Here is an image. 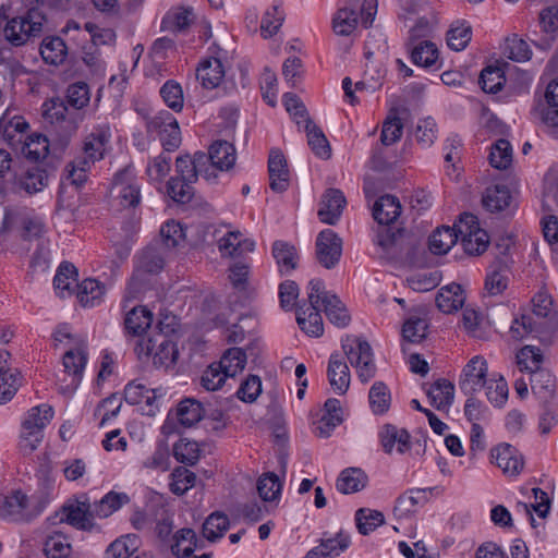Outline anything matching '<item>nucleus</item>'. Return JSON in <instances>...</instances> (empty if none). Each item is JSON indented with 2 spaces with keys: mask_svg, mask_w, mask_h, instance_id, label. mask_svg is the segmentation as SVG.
Returning <instances> with one entry per match:
<instances>
[{
  "mask_svg": "<svg viewBox=\"0 0 558 558\" xmlns=\"http://www.w3.org/2000/svg\"><path fill=\"white\" fill-rule=\"evenodd\" d=\"M347 204L343 193L338 189H328L319 203L318 217L324 223L336 225Z\"/></svg>",
  "mask_w": 558,
  "mask_h": 558,
  "instance_id": "obj_16",
  "label": "nucleus"
},
{
  "mask_svg": "<svg viewBox=\"0 0 558 558\" xmlns=\"http://www.w3.org/2000/svg\"><path fill=\"white\" fill-rule=\"evenodd\" d=\"M506 82L502 70L499 66L488 65L482 70L478 84L485 93L496 94Z\"/></svg>",
  "mask_w": 558,
  "mask_h": 558,
  "instance_id": "obj_49",
  "label": "nucleus"
},
{
  "mask_svg": "<svg viewBox=\"0 0 558 558\" xmlns=\"http://www.w3.org/2000/svg\"><path fill=\"white\" fill-rule=\"evenodd\" d=\"M109 140L108 125H99L85 136L82 145L83 155L66 166L68 179L73 185L81 186L87 181V172L92 165L104 158Z\"/></svg>",
  "mask_w": 558,
  "mask_h": 558,
  "instance_id": "obj_1",
  "label": "nucleus"
},
{
  "mask_svg": "<svg viewBox=\"0 0 558 558\" xmlns=\"http://www.w3.org/2000/svg\"><path fill=\"white\" fill-rule=\"evenodd\" d=\"M326 413L316 423L315 434L318 437L327 438L331 432L342 422L340 401L330 398L325 402Z\"/></svg>",
  "mask_w": 558,
  "mask_h": 558,
  "instance_id": "obj_24",
  "label": "nucleus"
},
{
  "mask_svg": "<svg viewBox=\"0 0 558 558\" xmlns=\"http://www.w3.org/2000/svg\"><path fill=\"white\" fill-rule=\"evenodd\" d=\"M457 230L461 236V244L469 255H480L484 253L489 243V236L486 231L478 227L477 218L464 213L456 223Z\"/></svg>",
  "mask_w": 558,
  "mask_h": 558,
  "instance_id": "obj_7",
  "label": "nucleus"
},
{
  "mask_svg": "<svg viewBox=\"0 0 558 558\" xmlns=\"http://www.w3.org/2000/svg\"><path fill=\"white\" fill-rule=\"evenodd\" d=\"M402 234V229L392 230L389 226H383L377 233V245L381 247L383 252L391 257L398 255L399 240Z\"/></svg>",
  "mask_w": 558,
  "mask_h": 558,
  "instance_id": "obj_58",
  "label": "nucleus"
},
{
  "mask_svg": "<svg viewBox=\"0 0 558 558\" xmlns=\"http://www.w3.org/2000/svg\"><path fill=\"white\" fill-rule=\"evenodd\" d=\"M209 159L213 167L219 170H229L235 163V148L227 141H215L209 147Z\"/></svg>",
  "mask_w": 558,
  "mask_h": 558,
  "instance_id": "obj_26",
  "label": "nucleus"
},
{
  "mask_svg": "<svg viewBox=\"0 0 558 558\" xmlns=\"http://www.w3.org/2000/svg\"><path fill=\"white\" fill-rule=\"evenodd\" d=\"M369 405L374 414L386 413L391 403V393L384 381H375L368 392Z\"/></svg>",
  "mask_w": 558,
  "mask_h": 558,
  "instance_id": "obj_44",
  "label": "nucleus"
},
{
  "mask_svg": "<svg viewBox=\"0 0 558 558\" xmlns=\"http://www.w3.org/2000/svg\"><path fill=\"white\" fill-rule=\"evenodd\" d=\"M171 477L170 490L178 496L185 494L196 482V474L184 466L175 468Z\"/></svg>",
  "mask_w": 558,
  "mask_h": 558,
  "instance_id": "obj_57",
  "label": "nucleus"
},
{
  "mask_svg": "<svg viewBox=\"0 0 558 558\" xmlns=\"http://www.w3.org/2000/svg\"><path fill=\"white\" fill-rule=\"evenodd\" d=\"M204 415L205 410L202 403L193 398L182 400L177 407L178 421L185 427L195 425Z\"/></svg>",
  "mask_w": 558,
  "mask_h": 558,
  "instance_id": "obj_37",
  "label": "nucleus"
},
{
  "mask_svg": "<svg viewBox=\"0 0 558 558\" xmlns=\"http://www.w3.org/2000/svg\"><path fill=\"white\" fill-rule=\"evenodd\" d=\"M77 270L75 266L69 262L60 264L57 274L53 278V286L60 294L63 295L64 291H70L71 286L77 281Z\"/></svg>",
  "mask_w": 558,
  "mask_h": 558,
  "instance_id": "obj_62",
  "label": "nucleus"
},
{
  "mask_svg": "<svg viewBox=\"0 0 558 558\" xmlns=\"http://www.w3.org/2000/svg\"><path fill=\"white\" fill-rule=\"evenodd\" d=\"M380 442L384 451L392 453L395 447L397 452L403 454L411 449V436L404 428H398L395 425L386 424L379 433Z\"/></svg>",
  "mask_w": 558,
  "mask_h": 558,
  "instance_id": "obj_19",
  "label": "nucleus"
},
{
  "mask_svg": "<svg viewBox=\"0 0 558 558\" xmlns=\"http://www.w3.org/2000/svg\"><path fill=\"white\" fill-rule=\"evenodd\" d=\"M465 296L460 284L451 283L442 287L436 295V305L445 314H450L464 304Z\"/></svg>",
  "mask_w": 558,
  "mask_h": 558,
  "instance_id": "obj_25",
  "label": "nucleus"
},
{
  "mask_svg": "<svg viewBox=\"0 0 558 558\" xmlns=\"http://www.w3.org/2000/svg\"><path fill=\"white\" fill-rule=\"evenodd\" d=\"M357 26V13L352 5L340 8L333 17L332 28L337 35L349 36Z\"/></svg>",
  "mask_w": 558,
  "mask_h": 558,
  "instance_id": "obj_46",
  "label": "nucleus"
},
{
  "mask_svg": "<svg viewBox=\"0 0 558 558\" xmlns=\"http://www.w3.org/2000/svg\"><path fill=\"white\" fill-rule=\"evenodd\" d=\"M160 96L165 104L175 112H180L183 108V90L175 81H167L160 88Z\"/></svg>",
  "mask_w": 558,
  "mask_h": 558,
  "instance_id": "obj_60",
  "label": "nucleus"
},
{
  "mask_svg": "<svg viewBox=\"0 0 558 558\" xmlns=\"http://www.w3.org/2000/svg\"><path fill=\"white\" fill-rule=\"evenodd\" d=\"M493 462L509 475H517L523 468V458L509 444H500L490 451Z\"/></svg>",
  "mask_w": 558,
  "mask_h": 558,
  "instance_id": "obj_17",
  "label": "nucleus"
},
{
  "mask_svg": "<svg viewBox=\"0 0 558 558\" xmlns=\"http://www.w3.org/2000/svg\"><path fill=\"white\" fill-rule=\"evenodd\" d=\"M342 349L350 364L356 368L362 383L369 381L376 374V365L371 344L357 337L342 340Z\"/></svg>",
  "mask_w": 558,
  "mask_h": 558,
  "instance_id": "obj_6",
  "label": "nucleus"
},
{
  "mask_svg": "<svg viewBox=\"0 0 558 558\" xmlns=\"http://www.w3.org/2000/svg\"><path fill=\"white\" fill-rule=\"evenodd\" d=\"M93 506L86 500L66 504L62 507L60 522H65L77 530L90 531L94 527Z\"/></svg>",
  "mask_w": 558,
  "mask_h": 558,
  "instance_id": "obj_14",
  "label": "nucleus"
},
{
  "mask_svg": "<svg viewBox=\"0 0 558 558\" xmlns=\"http://www.w3.org/2000/svg\"><path fill=\"white\" fill-rule=\"evenodd\" d=\"M271 254L281 275H287L296 268L299 254L293 244L281 240L275 241Z\"/></svg>",
  "mask_w": 558,
  "mask_h": 558,
  "instance_id": "obj_22",
  "label": "nucleus"
},
{
  "mask_svg": "<svg viewBox=\"0 0 558 558\" xmlns=\"http://www.w3.org/2000/svg\"><path fill=\"white\" fill-rule=\"evenodd\" d=\"M229 527V519L222 512L211 513L203 524V535L209 542H216L223 536Z\"/></svg>",
  "mask_w": 558,
  "mask_h": 558,
  "instance_id": "obj_48",
  "label": "nucleus"
},
{
  "mask_svg": "<svg viewBox=\"0 0 558 558\" xmlns=\"http://www.w3.org/2000/svg\"><path fill=\"white\" fill-rule=\"evenodd\" d=\"M45 21V15L40 11L31 9L25 14L13 16L5 23L3 28L4 38L12 46H23L32 37L41 34Z\"/></svg>",
  "mask_w": 558,
  "mask_h": 558,
  "instance_id": "obj_3",
  "label": "nucleus"
},
{
  "mask_svg": "<svg viewBox=\"0 0 558 558\" xmlns=\"http://www.w3.org/2000/svg\"><path fill=\"white\" fill-rule=\"evenodd\" d=\"M269 187L276 193L288 190L290 173L287 160L279 149H271L268 158Z\"/></svg>",
  "mask_w": 558,
  "mask_h": 558,
  "instance_id": "obj_15",
  "label": "nucleus"
},
{
  "mask_svg": "<svg viewBox=\"0 0 558 558\" xmlns=\"http://www.w3.org/2000/svg\"><path fill=\"white\" fill-rule=\"evenodd\" d=\"M154 390L147 389L142 384L129 383L124 388V400L130 404H141L145 402L151 407L155 401Z\"/></svg>",
  "mask_w": 558,
  "mask_h": 558,
  "instance_id": "obj_63",
  "label": "nucleus"
},
{
  "mask_svg": "<svg viewBox=\"0 0 558 558\" xmlns=\"http://www.w3.org/2000/svg\"><path fill=\"white\" fill-rule=\"evenodd\" d=\"M542 362L543 355L541 350L532 345L522 348L517 354V363L521 372L532 373L539 369L542 368Z\"/></svg>",
  "mask_w": 558,
  "mask_h": 558,
  "instance_id": "obj_59",
  "label": "nucleus"
},
{
  "mask_svg": "<svg viewBox=\"0 0 558 558\" xmlns=\"http://www.w3.org/2000/svg\"><path fill=\"white\" fill-rule=\"evenodd\" d=\"M141 347L147 356H153V363L157 367H169L177 361L175 343L165 335H154L147 339L145 347Z\"/></svg>",
  "mask_w": 558,
  "mask_h": 558,
  "instance_id": "obj_11",
  "label": "nucleus"
},
{
  "mask_svg": "<svg viewBox=\"0 0 558 558\" xmlns=\"http://www.w3.org/2000/svg\"><path fill=\"white\" fill-rule=\"evenodd\" d=\"M437 124L433 118H425L417 122L414 137L423 148L430 147L437 138Z\"/></svg>",
  "mask_w": 558,
  "mask_h": 558,
  "instance_id": "obj_61",
  "label": "nucleus"
},
{
  "mask_svg": "<svg viewBox=\"0 0 558 558\" xmlns=\"http://www.w3.org/2000/svg\"><path fill=\"white\" fill-rule=\"evenodd\" d=\"M401 214L399 199L390 194L380 196L373 206V217L381 226H390Z\"/></svg>",
  "mask_w": 558,
  "mask_h": 558,
  "instance_id": "obj_21",
  "label": "nucleus"
},
{
  "mask_svg": "<svg viewBox=\"0 0 558 558\" xmlns=\"http://www.w3.org/2000/svg\"><path fill=\"white\" fill-rule=\"evenodd\" d=\"M28 498L25 494L17 490L7 496L2 507L1 514L14 521H24L29 519Z\"/></svg>",
  "mask_w": 558,
  "mask_h": 558,
  "instance_id": "obj_28",
  "label": "nucleus"
},
{
  "mask_svg": "<svg viewBox=\"0 0 558 558\" xmlns=\"http://www.w3.org/2000/svg\"><path fill=\"white\" fill-rule=\"evenodd\" d=\"M165 252L159 245H148L136 258L133 276L128 286V293L132 298L142 291L145 276L159 274L165 267Z\"/></svg>",
  "mask_w": 558,
  "mask_h": 558,
  "instance_id": "obj_4",
  "label": "nucleus"
},
{
  "mask_svg": "<svg viewBox=\"0 0 558 558\" xmlns=\"http://www.w3.org/2000/svg\"><path fill=\"white\" fill-rule=\"evenodd\" d=\"M286 14L281 9L280 4H274L270 9H268L260 23L262 35L267 38L276 35L280 29Z\"/></svg>",
  "mask_w": 558,
  "mask_h": 558,
  "instance_id": "obj_53",
  "label": "nucleus"
},
{
  "mask_svg": "<svg viewBox=\"0 0 558 558\" xmlns=\"http://www.w3.org/2000/svg\"><path fill=\"white\" fill-rule=\"evenodd\" d=\"M327 376L332 390L338 395H344L351 381L350 371L347 363L338 353L329 357Z\"/></svg>",
  "mask_w": 558,
  "mask_h": 558,
  "instance_id": "obj_18",
  "label": "nucleus"
},
{
  "mask_svg": "<svg viewBox=\"0 0 558 558\" xmlns=\"http://www.w3.org/2000/svg\"><path fill=\"white\" fill-rule=\"evenodd\" d=\"M199 453L198 444L193 440L182 438L173 446L174 458L186 465H194L199 459Z\"/></svg>",
  "mask_w": 558,
  "mask_h": 558,
  "instance_id": "obj_56",
  "label": "nucleus"
},
{
  "mask_svg": "<svg viewBox=\"0 0 558 558\" xmlns=\"http://www.w3.org/2000/svg\"><path fill=\"white\" fill-rule=\"evenodd\" d=\"M487 362L483 356L472 357L463 368L459 388L465 396H473L487 384Z\"/></svg>",
  "mask_w": 558,
  "mask_h": 558,
  "instance_id": "obj_12",
  "label": "nucleus"
},
{
  "mask_svg": "<svg viewBox=\"0 0 558 558\" xmlns=\"http://www.w3.org/2000/svg\"><path fill=\"white\" fill-rule=\"evenodd\" d=\"M49 153V141L45 135L34 134L23 146V154L31 160L38 161Z\"/></svg>",
  "mask_w": 558,
  "mask_h": 558,
  "instance_id": "obj_64",
  "label": "nucleus"
},
{
  "mask_svg": "<svg viewBox=\"0 0 558 558\" xmlns=\"http://www.w3.org/2000/svg\"><path fill=\"white\" fill-rule=\"evenodd\" d=\"M53 417V409L48 404L33 407L22 423L20 450L31 454L43 440V430Z\"/></svg>",
  "mask_w": 558,
  "mask_h": 558,
  "instance_id": "obj_2",
  "label": "nucleus"
},
{
  "mask_svg": "<svg viewBox=\"0 0 558 558\" xmlns=\"http://www.w3.org/2000/svg\"><path fill=\"white\" fill-rule=\"evenodd\" d=\"M40 54L46 63L60 64L66 56V46L60 37H46L40 45Z\"/></svg>",
  "mask_w": 558,
  "mask_h": 558,
  "instance_id": "obj_42",
  "label": "nucleus"
},
{
  "mask_svg": "<svg viewBox=\"0 0 558 558\" xmlns=\"http://www.w3.org/2000/svg\"><path fill=\"white\" fill-rule=\"evenodd\" d=\"M350 536L342 531L335 537L322 539L318 546L308 550L304 558L336 557L344 551L350 545Z\"/></svg>",
  "mask_w": 558,
  "mask_h": 558,
  "instance_id": "obj_20",
  "label": "nucleus"
},
{
  "mask_svg": "<svg viewBox=\"0 0 558 558\" xmlns=\"http://www.w3.org/2000/svg\"><path fill=\"white\" fill-rule=\"evenodd\" d=\"M315 254L317 262L324 268H335L342 254L341 238L330 229L320 231L316 238Z\"/></svg>",
  "mask_w": 558,
  "mask_h": 558,
  "instance_id": "obj_10",
  "label": "nucleus"
},
{
  "mask_svg": "<svg viewBox=\"0 0 558 558\" xmlns=\"http://www.w3.org/2000/svg\"><path fill=\"white\" fill-rule=\"evenodd\" d=\"M87 353L85 347H80L76 351L69 350L63 355V366L66 373L74 376L76 384L78 383L82 372L85 367Z\"/></svg>",
  "mask_w": 558,
  "mask_h": 558,
  "instance_id": "obj_55",
  "label": "nucleus"
},
{
  "mask_svg": "<svg viewBox=\"0 0 558 558\" xmlns=\"http://www.w3.org/2000/svg\"><path fill=\"white\" fill-rule=\"evenodd\" d=\"M489 163L492 167L502 170L507 169L512 162V147L507 140H498L492 147L489 154Z\"/></svg>",
  "mask_w": 558,
  "mask_h": 558,
  "instance_id": "obj_54",
  "label": "nucleus"
},
{
  "mask_svg": "<svg viewBox=\"0 0 558 558\" xmlns=\"http://www.w3.org/2000/svg\"><path fill=\"white\" fill-rule=\"evenodd\" d=\"M510 257H495L494 262L488 267L485 279V289L488 294L498 295L507 289L510 275Z\"/></svg>",
  "mask_w": 558,
  "mask_h": 558,
  "instance_id": "obj_13",
  "label": "nucleus"
},
{
  "mask_svg": "<svg viewBox=\"0 0 558 558\" xmlns=\"http://www.w3.org/2000/svg\"><path fill=\"white\" fill-rule=\"evenodd\" d=\"M308 287V304L298 306L296 322L304 332L313 337H319L324 332V326L318 304L320 303V293L325 286L323 280L312 279Z\"/></svg>",
  "mask_w": 558,
  "mask_h": 558,
  "instance_id": "obj_5",
  "label": "nucleus"
},
{
  "mask_svg": "<svg viewBox=\"0 0 558 558\" xmlns=\"http://www.w3.org/2000/svg\"><path fill=\"white\" fill-rule=\"evenodd\" d=\"M113 190L123 208H135L141 203V189L136 182L134 169L126 166L113 177Z\"/></svg>",
  "mask_w": 558,
  "mask_h": 558,
  "instance_id": "obj_9",
  "label": "nucleus"
},
{
  "mask_svg": "<svg viewBox=\"0 0 558 558\" xmlns=\"http://www.w3.org/2000/svg\"><path fill=\"white\" fill-rule=\"evenodd\" d=\"M367 482L368 477L362 469L348 468L340 473L336 487L342 494H353L362 490Z\"/></svg>",
  "mask_w": 558,
  "mask_h": 558,
  "instance_id": "obj_29",
  "label": "nucleus"
},
{
  "mask_svg": "<svg viewBox=\"0 0 558 558\" xmlns=\"http://www.w3.org/2000/svg\"><path fill=\"white\" fill-rule=\"evenodd\" d=\"M195 15L191 8H175L170 10L161 21V28L173 33L185 31L193 22Z\"/></svg>",
  "mask_w": 558,
  "mask_h": 558,
  "instance_id": "obj_33",
  "label": "nucleus"
},
{
  "mask_svg": "<svg viewBox=\"0 0 558 558\" xmlns=\"http://www.w3.org/2000/svg\"><path fill=\"white\" fill-rule=\"evenodd\" d=\"M533 114L550 135L558 138V107L539 104L533 109Z\"/></svg>",
  "mask_w": 558,
  "mask_h": 558,
  "instance_id": "obj_51",
  "label": "nucleus"
},
{
  "mask_svg": "<svg viewBox=\"0 0 558 558\" xmlns=\"http://www.w3.org/2000/svg\"><path fill=\"white\" fill-rule=\"evenodd\" d=\"M223 76V65L217 58H209L203 61L196 72L197 80L207 89L218 87Z\"/></svg>",
  "mask_w": 558,
  "mask_h": 558,
  "instance_id": "obj_27",
  "label": "nucleus"
},
{
  "mask_svg": "<svg viewBox=\"0 0 558 558\" xmlns=\"http://www.w3.org/2000/svg\"><path fill=\"white\" fill-rule=\"evenodd\" d=\"M460 233L456 225L453 228L441 227L437 228L428 240L429 250L435 255L446 254L458 241Z\"/></svg>",
  "mask_w": 558,
  "mask_h": 558,
  "instance_id": "obj_30",
  "label": "nucleus"
},
{
  "mask_svg": "<svg viewBox=\"0 0 558 558\" xmlns=\"http://www.w3.org/2000/svg\"><path fill=\"white\" fill-rule=\"evenodd\" d=\"M320 303L330 323L338 327H345L349 324L350 315L344 304L336 294L325 291L324 288L320 293Z\"/></svg>",
  "mask_w": 558,
  "mask_h": 558,
  "instance_id": "obj_23",
  "label": "nucleus"
},
{
  "mask_svg": "<svg viewBox=\"0 0 558 558\" xmlns=\"http://www.w3.org/2000/svg\"><path fill=\"white\" fill-rule=\"evenodd\" d=\"M512 195L506 185H494L487 187L483 196V205L490 213H499L510 206Z\"/></svg>",
  "mask_w": 558,
  "mask_h": 558,
  "instance_id": "obj_32",
  "label": "nucleus"
},
{
  "mask_svg": "<svg viewBox=\"0 0 558 558\" xmlns=\"http://www.w3.org/2000/svg\"><path fill=\"white\" fill-rule=\"evenodd\" d=\"M130 501V497L125 493L109 492L100 500L95 501L93 506V513L97 518H108L113 512L118 511L123 505Z\"/></svg>",
  "mask_w": 558,
  "mask_h": 558,
  "instance_id": "obj_34",
  "label": "nucleus"
},
{
  "mask_svg": "<svg viewBox=\"0 0 558 558\" xmlns=\"http://www.w3.org/2000/svg\"><path fill=\"white\" fill-rule=\"evenodd\" d=\"M427 396L437 410L447 409L453 401L454 386L445 378L438 379L427 390Z\"/></svg>",
  "mask_w": 558,
  "mask_h": 558,
  "instance_id": "obj_35",
  "label": "nucleus"
},
{
  "mask_svg": "<svg viewBox=\"0 0 558 558\" xmlns=\"http://www.w3.org/2000/svg\"><path fill=\"white\" fill-rule=\"evenodd\" d=\"M48 184V174L45 170L33 167L15 181L19 190H24L27 194L40 192Z\"/></svg>",
  "mask_w": 558,
  "mask_h": 558,
  "instance_id": "obj_40",
  "label": "nucleus"
},
{
  "mask_svg": "<svg viewBox=\"0 0 558 558\" xmlns=\"http://www.w3.org/2000/svg\"><path fill=\"white\" fill-rule=\"evenodd\" d=\"M246 360L247 356L243 349L230 348L223 353L217 364L227 378H232L244 369Z\"/></svg>",
  "mask_w": 558,
  "mask_h": 558,
  "instance_id": "obj_36",
  "label": "nucleus"
},
{
  "mask_svg": "<svg viewBox=\"0 0 558 558\" xmlns=\"http://www.w3.org/2000/svg\"><path fill=\"white\" fill-rule=\"evenodd\" d=\"M530 374L533 393L543 399H551L555 396L556 388V380L553 374L545 368L536 369Z\"/></svg>",
  "mask_w": 558,
  "mask_h": 558,
  "instance_id": "obj_38",
  "label": "nucleus"
},
{
  "mask_svg": "<svg viewBox=\"0 0 558 558\" xmlns=\"http://www.w3.org/2000/svg\"><path fill=\"white\" fill-rule=\"evenodd\" d=\"M153 322V314L145 306L132 308L125 316L124 326L129 333L142 335Z\"/></svg>",
  "mask_w": 558,
  "mask_h": 558,
  "instance_id": "obj_39",
  "label": "nucleus"
},
{
  "mask_svg": "<svg viewBox=\"0 0 558 558\" xmlns=\"http://www.w3.org/2000/svg\"><path fill=\"white\" fill-rule=\"evenodd\" d=\"M77 287V299L83 306L99 304L105 294V287L96 279H85Z\"/></svg>",
  "mask_w": 558,
  "mask_h": 558,
  "instance_id": "obj_47",
  "label": "nucleus"
},
{
  "mask_svg": "<svg viewBox=\"0 0 558 558\" xmlns=\"http://www.w3.org/2000/svg\"><path fill=\"white\" fill-rule=\"evenodd\" d=\"M438 49L429 40H423L411 48V60L415 65L432 68L438 60Z\"/></svg>",
  "mask_w": 558,
  "mask_h": 558,
  "instance_id": "obj_43",
  "label": "nucleus"
},
{
  "mask_svg": "<svg viewBox=\"0 0 558 558\" xmlns=\"http://www.w3.org/2000/svg\"><path fill=\"white\" fill-rule=\"evenodd\" d=\"M304 129L306 131L307 143L312 151L322 159H329L331 157V147L322 129L310 118L305 119Z\"/></svg>",
  "mask_w": 558,
  "mask_h": 558,
  "instance_id": "obj_31",
  "label": "nucleus"
},
{
  "mask_svg": "<svg viewBox=\"0 0 558 558\" xmlns=\"http://www.w3.org/2000/svg\"><path fill=\"white\" fill-rule=\"evenodd\" d=\"M402 133L403 123L397 114V109H392L383 122L380 142L385 146L393 145L401 138Z\"/></svg>",
  "mask_w": 558,
  "mask_h": 558,
  "instance_id": "obj_45",
  "label": "nucleus"
},
{
  "mask_svg": "<svg viewBox=\"0 0 558 558\" xmlns=\"http://www.w3.org/2000/svg\"><path fill=\"white\" fill-rule=\"evenodd\" d=\"M173 541L171 551L179 558L191 557L197 547V536L192 529H181L174 534Z\"/></svg>",
  "mask_w": 558,
  "mask_h": 558,
  "instance_id": "obj_41",
  "label": "nucleus"
},
{
  "mask_svg": "<svg viewBox=\"0 0 558 558\" xmlns=\"http://www.w3.org/2000/svg\"><path fill=\"white\" fill-rule=\"evenodd\" d=\"M146 130L159 135L167 151L177 149L181 143L179 123L169 111L161 110L153 117H146Z\"/></svg>",
  "mask_w": 558,
  "mask_h": 558,
  "instance_id": "obj_8",
  "label": "nucleus"
},
{
  "mask_svg": "<svg viewBox=\"0 0 558 558\" xmlns=\"http://www.w3.org/2000/svg\"><path fill=\"white\" fill-rule=\"evenodd\" d=\"M384 520V514L377 510L360 508L355 512L356 529L363 535H367L369 532L381 525Z\"/></svg>",
  "mask_w": 558,
  "mask_h": 558,
  "instance_id": "obj_52",
  "label": "nucleus"
},
{
  "mask_svg": "<svg viewBox=\"0 0 558 558\" xmlns=\"http://www.w3.org/2000/svg\"><path fill=\"white\" fill-rule=\"evenodd\" d=\"M72 547L65 535L56 532L45 542L44 551L47 558H69Z\"/></svg>",
  "mask_w": 558,
  "mask_h": 558,
  "instance_id": "obj_50",
  "label": "nucleus"
}]
</instances>
